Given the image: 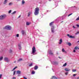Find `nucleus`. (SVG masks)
I'll use <instances>...</instances> for the list:
<instances>
[{"label": "nucleus", "instance_id": "obj_1", "mask_svg": "<svg viewBox=\"0 0 79 79\" xmlns=\"http://www.w3.org/2000/svg\"><path fill=\"white\" fill-rule=\"evenodd\" d=\"M36 52V49H35V48L34 46L32 48V53L31 54H32L33 55H37V53Z\"/></svg>", "mask_w": 79, "mask_h": 79}, {"label": "nucleus", "instance_id": "obj_2", "mask_svg": "<svg viewBox=\"0 0 79 79\" xmlns=\"http://www.w3.org/2000/svg\"><path fill=\"white\" fill-rule=\"evenodd\" d=\"M39 9L38 7H36L35 9L34 14L35 15H37L39 13Z\"/></svg>", "mask_w": 79, "mask_h": 79}, {"label": "nucleus", "instance_id": "obj_3", "mask_svg": "<svg viewBox=\"0 0 79 79\" xmlns=\"http://www.w3.org/2000/svg\"><path fill=\"white\" fill-rule=\"evenodd\" d=\"M6 18V15H3L0 16V20H3L4 19H5Z\"/></svg>", "mask_w": 79, "mask_h": 79}, {"label": "nucleus", "instance_id": "obj_4", "mask_svg": "<svg viewBox=\"0 0 79 79\" xmlns=\"http://www.w3.org/2000/svg\"><path fill=\"white\" fill-rule=\"evenodd\" d=\"M11 28L10 26H6L3 28L4 29H7V30H11Z\"/></svg>", "mask_w": 79, "mask_h": 79}, {"label": "nucleus", "instance_id": "obj_5", "mask_svg": "<svg viewBox=\"0 0 79 79\" xmlns=\"http://www.w3.org/2000/svg\"><path fill=\"white\" fill-rule=\"evenodd\" d=\"M67 35L68 36L69 38H71L72 39H75V36H72V35H69V34H67Z\"/></svg>", "mask_w": 79, "mask_h": 79}, {"label": "nucleus", "instance_id": "obj_6", "mask_svg": "<svg viewBox=\"0 0 79 79\" xmlns=\"http://www.w3.org/2000/svg\"><path fill=\"white\" fill-rule=\"evenodd\" d=\"M54 29H55V28L54 27H52L51 31L52 33H54V32H55Z\"/></svg>", "mask_w": 79, "mask_h": 79}, {"label": "nucleus", "instance_id": "obj_7", "mask_svg": "<svg viewBox=\"0 0 79 79\" xmlns=\"http://www.w3.org/2000/svg\"><path fill=\"white\" fill-rule=\"evenodd\" d=\"M21 32L23 35H26V32L25 31L22 30Z\"/></svg>", "mask_w": 79, "mask_h": 79}, {"label": "nucleus", "instance_id": "obj_8", "mask_svg": "<svg viewBox=\"0 0 79 79\" xmlns=\"http://www.w3.org/2000/svg\"><path fill=\"white\" fill-rule=\"evenodd\" d=\"M62 52L63 53H65V54H66V53H67V52L64 50V48H63L62 49Z\"/></svg>", "mask_w": 79, "mask_h": 79}, {"label": "nucleus", "instance_id": "obj_9", "mask_svg": "<svg viewBox=\"0 0 79 79\" xmlns=\"http://www.w3.org/2000/svg\"><path fill=\"white\" fill-rule=\"evenodd\" d=\"M18 46L19 47V50H21V44H18Z\"/></svg>", "mask_w": 79, "mask_h": 79}, {"label": "nucleus", "instance_id": "obj_10", "mask_svg": "<svg viewBox=\"0 0 79 79\" xmlns=\"http://www.w3.org/2000/svg\"><path fill=\"white\" fill-rule=\"evenodd\" d=\"M63 42V40L61 39H60L59 40V44H62V43Z\"/></svg>", "mask_w": 79, "mask_h": 79}, {"label": "nucleus", "instance_id": "obj_11", "mask_svg": "<svg viewBox=\"0 0 79 79\" xmlns=\"http://www.w3.org/2000/svg\"><path fill=\"white\" fill-rule=\"evenodd\" d=\"M4 60L5 61H7V62H8L9 61V60H8V58L7 57H5L4 59Z\"/></svg>", "mask_w": 79, "mask_h": 79}, {"label": "nucleus", "instance_id": "obj_12", "mask_svg": "<svg viewBox=\"0 0 79 79\" xmlns=\"http://www.w3.org/2000/svg\"><path fill=\"white\" fill-rule=\"evenodd\" d=\"M65 71H66V72H68L69 71H70V69H69L68 68H66L65 69Z\"/></svg>", "mask_w": 79, "mask_h": 79}, {"label": "nucleus", "instance_id": "obj_13", "mask_svg": "<svg viewBox=\"0 0 79 79\" xmlns=\"http://www.w3.org/2000/svg\"><path fill=\"white\" fill-rule=\"evenodd\" d=\"M16 73L17 74H21V71L17 70V71Z\"/></svg>", "mask_w": 79, "mask_h": 79}, {"label": "nucleus", "instance_id": "obj_14", "mask_svg": "<svg viewBox=\"0 0 79 79\" xmlns=\"http://www.w3.org/2000/svg\"><path fill=\"white\" fill-rule=\"evenodd\" d=\"M48 52L51 55H53V53L51 51H50L49 52Z\"/></svg>", "mask_w": 79, "mask_h": 79}, {"label": "nucleus", "instance_id": "obj_15", "mask_svg": "<svg viewBox=\"0 0 79 79\" xmlns=\"http://www.w3.org/2000/svg\"><path fill=\"white\" fill-rule=\"evenodd\" d=\"M51 79H56V77L54 76H53L52 77Z\"/></svg>", "mask_w": 79, "mask_h": 79}, {"label": "nucleus", "instance_id": "obj_16", "mask_svg": "<svg viewBox=\"0 0 79 79\" xmlns=\"http://www.w3.org/2000/svg\"><path fill=\"white\" fill-rule=\"evenodd\" d=\"M25 3V2L24 0H23L22 2V5H24Z\"/></svg>", "mask_w": 79, "mask_h": 79}, {"label": "nucleus", "instance_id": "obj_17", "mask_svg": "<svg viewBox=\"0 0 79 79\" xmlns=\"http://www.w3.org/2000/svg\"><path fill=\"white\" fill-rule=\"evenodd\" d=\"M6 3H7V0H5L4 2L3 3L4 5H5V4H6Z\"/></svg>", "mask_w": 79, "mask_h": 79}, {"label": "nucleus", "instance_id": "obj_18", "mask_svg": "<svg viewBox=\"0 0 79 79\" xmlns=\"http://www.w3.org/2000/svg\"><path fill=\"white\" fill-rule=\"evenodd\" d=\"M23 60V59L22 58H20L18 60V62H19V61H22Z\"/></svg>", "mask_w": 79, "mask_h": 79}, {"label": "nucleus", "instance_id": "obj_19", "mask_svg": "<svg viewBox=\"0 0 79 79\" xmlns=\"http://www.w3.org/2000/svg\"><path fill=\"white\" fill-rule=\"evenodd\" d=\"M38 68V66H35L34 67L35 69L36 70Z\"/></svg>", "mask_w": 79, "mask_h": 79}, {"label": "nucleus", "instance_id": "obj_20", "mask_svg": "<svg viewBox=\"0 0 79 79\" xmlns=\"http://www.w3.org/2000/svg\"><path fill=\"white\" fill-rule=\"evenodd\" d=\"M72 71L73 72H76V71H77V70L75 69H73L72 70Z\"/></svg>", "mask_w": 79, "mask_h": 79}, {"label": "nucleus", "instance_id": "obj_21", "mask_svg": "<svg viewBox=\"0 0 79 79\" xmlns=\"http://www.w3.org/2000/svg\"><path fill=\"white\" fill-rule=\"evenodd\" d=\"M16 11H14L11 13V15H14V14H16Z\"/></svg>", "mask_w": 79, "mask_h": 79}, {"label": "nucleus", "instance_id": "obj_22", "mask_svg": "<svg viewBox=\"0 0 79 79\" xmlns=\"http://www.w3.org/2000/svg\"><path fill=\"white\" fill-rule=\"evenodd\" d=\"M13 5V3L12 2L9 3V6H11Z\"/></svg>", "mask_w": 79, "mask_h": 79}, {"label": "nucleus", "instance_id": "obj_23", "mask_svg": "<svg viewBox=\"0 0 79 79\" xmlns=\"http://www.w3.org/2000/svg\"><path fill=\"white\" fill-rule=\"evenodd\" d=\"M29 24H30V23H29V22H27L26 23L27 26H29Z\"/></svg>", "mask_w": 79, "mask_h": 79}, {"label": "nucleus", "instance_id": "obj_24", "mask_svg": "<svg viewBox=\"0 0 79 79\" xmlns=\"http://www.w3.org/2000/svg\"><path fill=\"white\" fill-rule=\"evenodd\" d=\"M53 22H52L51 23H50L49 24L50 26H51L52 25H53Z\"/></svg>", "mask_w": 79, "mask_h": 79}, {"label": "nucleus", "instance_id": "obj_25", "mask_svg": "<svg viewBox=\"0 0 79 79\" xmlns=\"http://www.w3.org/2000/svg\"><path fill=\"white\" fill-rule=\"evenodd\" d=\"M68 44L69 45V46H71V43H68Z\"/></svg>", "mask_w": 79, "mask_h": 79}, {"label": "nucleus", "instance_id": "obj_26", "mask_svg": "<svg viewBox=\"0 0 79 79\" xmlns=\"http://www.w3.org/2000/svg\"><path fill=\"white\" fill-rule=\"evenodd\" d=\"M31 74H35V72L34 71H32Z\"/></svg>", "mask_w": 79, "mask_h": 79}, {"label": "nucleus", "instance_id": "obj_27", "mask_svg": "<svg viewBox=\"0 0 79 79\" xmlns=\"http://www.w3.org/2000/svg\"><path fill=\"white\" fill-rule=\"evenodd\" d=\"M75 50H77V49H78V47H76L74 48Z\"/></svg>", "mask_w": 79, "mask_h": 79}, {"label": "nucleus", "instance_id": "obj_28", "mask_svg": "<svg viewBox=\"0 0 79 79\" xmlns=\"http://www.w3.org/2000/svg\"><path fill=\"white\" fill-rule=\"evenodd\" d=\"M3 59V57H0V61H1Z\"/></svg>", "mask_w": 79, "mask_h": 79}, {"label": "nucleus", "instance_id": "obj_29", "mask_svg": "<svg viewBox=\"0 0 79 79\" xmlns=\"http://www.w3.org/2000/svg\"><path fill=\"white\" fill-rule=\"evenodd\" d=\"M77 34H79V31H77V33H75V35H77Z\"/></svg>", "mask_w": 79, "mask_h": 79}, {"label": "nucleus", "instance_id": "obj_30", "mask_svg": "<svg viewBox=\"0 0 79 79\" xmlns=\"http://www.w3.org/2000/svg\"><path fill=\"white\" fill-rule=\"evenodd\" d=\"M67 64L66 63H65L64 64H63V66H66L67 65Z\"/></svg>", "mask_w": 79, "mask_h": 79}, {"label": "nucleus", "instance_id": "obj_31", "mask_svg": "<svg viewBox=\"0 0 79 79\" xmlns=\"http://www.w3.org/2000/svg\"><path fill=\"white\" fill-rule=\"evenodd\" d=\"M16 71H14L13 75H15V73H16Z\"/></svg>", "mask_w": 79, "mask_h": 79}, {"label": "nucleus", "instance_id": "obj_32", "mask_svg": "<svg viewBox=\"0 0 79 79\" xmlns=\"http://www.w3.org/2000/svg\"><path fill=\"white\" fill-rule=\"evenodd\" d=\"M65 74L66 76H67L68 74V72H66L65 73Z\"/></svg>", "mask_w": 79, "mask_h": 79}, {"label": "nucleus", "instance_id": "obj_33", "mask_svg": "<svg viewBox=\"0 0 79 79\" xmlns=\"http://www.w3.org/2000/svg\"><path fill=\"white\" fill-rule=\"evenodd\" d=\"M16 36L17 37H19V34H17L16 35Z\"/></svg>", "mask_w": 79, "mask_h": 79}, {"label": "nucleus", "instance_id": "obj_34", "mask_svg": "<svg viewBox=\"0 0 79 79\" xmlns=\"http://www.w3.org/2000/svg\"><path fill=\"white\" fill-rule=\"evenodd\" d=\"M9 13H11V10H10L8 12Z\"/></svg>", "mask_w": 79, "mask_h": 79}, {"label": "nucleus", "instance_id": "obj_35", "mask_svg": "<svg viewBox=\"0 0 79 79\" xmlns=\"http://www.w3.org/2000/svg\"><path fill=\"white\" fill-rule=\"evenodd\" d=\"M78 20H79V17H78L76 19V21H78Z\"/></svg>", "mask_w": 79, "mask_h": 79}, {"label": "nucleus", "instance_id": "obj_36", "mask_svg": "<svg viewBox=\"0 0 79 79\" xmlns=\"http://www.w3.org/2000/svg\"><path fill=\"white\" fill-rule=\"evenodd\" d=\"M30 16V12H29L28 13V16Z\"/></svg>", "mask_w": 79, "mask_h": 79}, {"label": "nucleus", "instance_id": "obj_37", "mask_svg": "<svg viewBox=\"0 0 79 79\" xmlns=\"http://www.w3.org/2000/svg\"><path fill=\"white\" fill-rule=\"evenodd\" d=\"M9 52L10 53H11V52H12V51L10 49L9 50Z\"/></svg>", "mask_w": 79, "mask_h": 79}, {"label": "nucleus", "instance_id": "obj_38", "mask_svg": "<svg viewBox=\"0 0 79 79\" xmlns=\"http://www.w3.org/2000/svg\"><path fill=\"white\" fill-rule=\"evenodd\" d=\"M32 64H33V63H31L30 64V66H32Z\"/></svg>", "mask_w": 79, "mask_h": 79}, {"label": "nucleus", "instance_id": "obj_39", "mask_svg": "<svg viewBox=\"0 0 79 79\" xmlns=\"http://www.w3.org/2000/svg\"><path fill=\"white\" fill-rule=\"evenodd\" d=\"M2 75L0 74V79H1V78H2Z\"/></svg>", "mask_w": 79, "mask_h": 79}, {"label": "nucleus", "instance_id": "obj_40", "mask_svg": "<svg viewBox=\"0 0 79 79\" xmlns=\"http://www.w3.org/2000/svg\"><path fill=\"white\" fill-rule=\"evenodd\" d=\"M12 79H16V77H13L12 78Z\"/></svg>", "mask_w": 79, "mask_h": 79}, {"label": "nucleus", "instance_id": "obj_41", "mask_svg": "<svg viewBox=\"0 0 79 79\" xmlns=\"http://www.w3.org/2000/svg\"><path fill=\"white\" fill-rule=\"evenodd\" d=\"M73 52L74 53H75V52H76V50H74Z\"/></svg>", "mask_w": 79, "mask_h": 79}, {"label": "nucleus", "instance_id": "obj_42", "mask_svg": "<svg viewBox=\"0 0 79 79\" xmlns=\"http://www.w3.org/2000/svg\"><path fill=\"white\" fill-rule=\"evenodd\" d=\"M23 78L24 79H27V78L26 77H23Z\"/></svg>", "mask_w": 79, "mask_h": 79}, {"label": "nucleus", "instance_id": "obj_43", "mask_svg": "<svg viewBox=\"0 0 79 79\" xmlns=\"http://www.w3.org/2000/svg\"><path fill=\"white\" fill-rule=\"evenodd\" d=\"M73 29H75V28H76V27L74 26H73Z\"/></svg>", "mask_w": 79, "mask_h": 79}, {"label": "nucleus", "instance_id": "obj_44", "mask_svg": "<svg viewBox=\"0 0 79 79\" xmlns=\"http://www.w3.org/2000/svg\"><path fill=\"white\" fill-rule=\"evenodd\" d=\"M72 14H69V15H68V16L69 17V16H71V15H72Z\"/></svg>", "mask_w": 79, "mask_h": 79}, {"label": "nucleus", "instance_id": "obj_45", "mask_svg": "<svg viewBox=\"0 0 79 79\" xmlns=\"http://www.w3.org/2000/svg\"><path fill=\"white\" fill-rule=\"evenodd\" d=\"M76 26L77 27H79V25L78 24L76 25Z\"/></svg>", "mask_w": 79, "mask_h": 79}, {"label": "nucleus", "instance_id": "obj_46", "mask_svg": "<svg viewBox=\"0 0 79 79\" xmlns=\"http://www.w3.org/2000/svg\"><path fill=\"white\" fill-rule=\"evenodd\" d=\"M15 69H15V68L13 69V70H12V71H14V70H15Z\"/></svg>", "mask_w": 79, "mask_h": 79}, {"label": "nucleus", "instance_id": "obj_47", "mask_svg": "<svg viewBox=\"0 0 79 79\" xmlns=\"http://www.w3.org/2000/svg\"><path fill=\"white\" fill-rule=\"evenodd\" d=\"M76 76V74H74L73 75V76Z\"/></svg>", "mask_w": 79, "mask_h": 79}, {"label": "nucleus", "instance_id": "obj_48", "mask_svg": "<svg viewBox=\"0 0 79 79\" xmlns=\"http://www.w3.org/2000/svg\"><path fill=\"white\" fill-rule=\"evenodd\" d=\"M20 17H21V15H20L19 16L18 18H20Z\"/></svg>", "mask_w": 79, "mask_h": 79}, {"label": "nucleus", "instance_id": "obj_49", "mask_svg": "<svg viewBox=\"0 0 79 79\" xmlns=\"http://www.w3.org/2000/svg\"><path fill=\"white\" fill-rule=\"evenodd\" d=\"M18 68V67L17 66H16L15 67V69H16V68Z\"/></svg>", "mask_w": 79, "mask_h": 79}, {"label": "nucleus", "instance_id": "obj_50", "mask_svg": "<svg viewBox=\"0 0 79 79\" xmlns=\"http://www.w3.org/2000/svg\"><path fill=\"white\" fill-rule=\"evenodd\" d=\"M16 60H15L14 62V63H16Z\"/></svg>", "mask_w": 79, "mask_h": 79}, {"label": "nucleus", "instance_id": "obj_51", "mask_svg": "<svg viewBox=\"0 0 79 79\" xmlns=\"http://www.w3.org/2000/svg\"><path fill=\"white\" fill-rule=\"evenodd\" d=\"M77 79H79V77H77Z\"/></svg>", "mask_w": 79, "mask_h": 79}, {"label": "nucleus", "instance_id": "obj_52", "mask_svg": "<svg viewBox=\"0 0 79 79\" xmlns=\"http://www.w3.org/2000/svg\"><path fill=\"white\" fill-rule=\"evenodd\" d=\"M20 76V75H18V76Z\"/></svg>", "mask_w": 79, "mask_h": 79}, {"label": "nucleus", "instance_id": "obj_53", "mask_svg": "<svg viewBox=\"0 0 79 79\" xmlns=\"http://www.w3.org/2000/svg\"><path fill=\"white\" fill-rule=\"evenodd\" d=\"M78 50H79V48H78Z\"/></svg>", "mask_w": 79, "mask_h": 79}, {"label": "nucleus", "instance_id": "obj_54", "mask_svg": "<svg viewBox=\"0 0 79 79\" xmlns=\"http://www.w3.org/2000/svg\"><path fill=\"white\" fill-rule=\"evenodd\" d=\"M29 66H30V64H29Z\"/></svg>", "mask_w": 79, "mask_h": 79}]
</instances>
